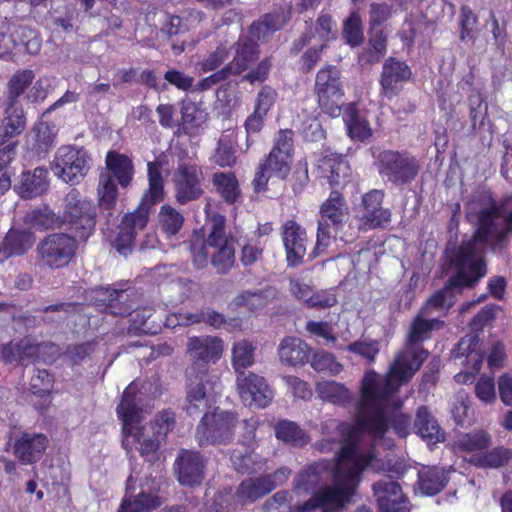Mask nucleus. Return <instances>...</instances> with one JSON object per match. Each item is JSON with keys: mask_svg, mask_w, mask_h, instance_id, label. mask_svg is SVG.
<instances>
[{"mask_svg": "<svg viewBox=\"0 0 512 512\" xmlns=\"http://www.w3.org/2000/svg\"><path fill=\"white\" fill-rule=\"evenodd\" d=\"M322 434L327 440L342 443L333 468L332 483L319 487L307 501L293 506L288 504L289 493L279 491L264 503V512H343L356 494L366 468L389 473L390 477L404 473L403 463L384 462L377 457L371 446L372 438L355 423L350 426L328 419L322 424Z\"/></svg>", "mask_w": 512, "mask_h": 512, "instance_id": "1", "label": "nucleus"}, {"mask_svg": "<svg viewBox=\"0 0 512 512\" xmlns=\"http://www.w3.org/2000/svg\"><path fill=\"white\" fill-rule=\"evenodd\" d=\"M430 315L420 310L412 323L404 350L397 355L386 377L369 371L362 380L361 398L354 423L374 443L387 448L394 445L389 437V417L402 405L396 397V391L413 377L428 356V352L418 343L427 339L430 331L439 329L443 324L436 318L427 319Z\"/></svg>", "mask_w": 512, "mask_h": 512, "instance_id": "2", "label": "nucleus"}, {"mask_svg": "<svg viewBox=\"0 0 512 512\" xmlns=\"http://www.w3.org/2000/svg\"><path fill=\"white\" fill-rule=\"evenodd\" d=\"M466 218L475 228L451 256L456 275L422 307L423 313L448 309L454 302V289L473 286L486 274L484 253L503 248L512 231V195L497 205L490 193L478 192L466 205Z\"/></svg>", "mask_w": 512, "mask_h": 512, "instance_id": "3", "label": "nucleus"}, {"mask_svg": "<svg viewBox=\"0 0 512 512\" xmlns=\"http://www.w3.org/2000/svg\"><path fill=\"white\" fill-rule=\"evenodd\" d=\"M138 393V383L132 382L123 392L117 414L122 421L123 447L127 451L136 449L142 455H148L157 451L159 442L174 427L175 418L172 411L164 410L151 426L142 425L145 412L140 407L141 397Z\"/></svg>", "mask_w": 512, "mask_h": 512, "instance_id": "4", "label": "nucleus"}, {"mask_svg": "<svg viewBox=\"0 0 512 512\" xmlns=\"http://www.w3.org/2000/svg\"><path fill=\"white\" fill-rule=\"evenodd\" d=\"M223 340L216 336L191 337L187 352L192 360L188 369L186 410L189 414L201 412L210 406L217 392L219 377L209 372L208 365L216 363L223 354Z\"/></svg>", "mask_w": 512, "mask_h": 512, "instance_id": "5", "label": "nucleus"}, {"mask_svg": "<svg viewBox=\"0 0 512 512\" xmlns=\"http://www.w3.org/2000/svg\"><path fill=\"white\" fill-rule=\"evenodd\" d=\"M288 19V13L282 11L267 14L263 19L254 23L249 30V36L237 43L231 62L214 74L200 80L197 90L204 91L223 81L230 75H239L247 70L258 57L256 40H263L274 31L280 29Z\"/></svg>", "mask_w": 512, "mask_h": 512, "instance_id": "6", "label": "nucleus"}, {"mask_svg": "<svg viewBox=\"0 0 512 512\" xmlns=\"http://www.w3.org/2000/svg\"><path fill=\"white\" fill-rule=\"evenodd\" d=\"M149 189L144 194L138 208L126 214L118 227L113 246L122 255H127L134 244L137 233L148 223L150 208L163 199L164 182L161 175V164L158 161L148 162Z\"/></svg>", "mask_w": 512, "mask_h": 512, "instance_id": "7", "label": "nucleus"}, {"mask_svg": "<svg viewBox=\"0 0 512 512\" xmlns=\"http://www.w3.org/2000/svg\"><path fill=\"white\" fill-rule=\"evenodd\" d=\"M225 218L215 215L212 218V229L208 239L203 241L195 237L191 243L193 262L197 267H204L209 258L212 265L220 273L228 271L234 263V248L224 233Z\"/></svg>", "mask_w": 512, "mask_h": 512, "instance_id": "8", "label": "nucleus"}, {"mask_svg": "<svg viewBox=\"0 0 512 512\" xmlns=\"http://www.w3.org/2000/svg\"><path fill=\"white\" fill-rule=\"evenodd\" d=\"M60 223L82 240L92 235L96 225V207L76 189L70 190L63 199L59 215Z\"/></svg>", "mask_w": 512, "mask_h": 512, "instance_id": "9", "label": "nucleus"}, {"mask_svg": "<svg viewBox=\"0 0 512 512\" xmlns=\"http://www.w3.org/2000/svg\"><path fill=\"white\" fill-rule=\"evenodd\" d=\"M92 166V157L82 146L62 145L51 163L53 174L65 183L78 184Z\"/></svg>", "mask_w": 512, "mask_h": 512, "instance_id": "10", "label": "nucleus"}, {"mask_svg": "<svg viewBox=\"0 0 512 512\" xmlns=\"http://www.w3.org/2000/svg\"><path fill=\"white\" fill-rule=\"evenodd\" d=\"M348 218V207L337 191H332L320 207L317 241L314 255L323 252L331 243L332 233H336Z\"/></svg>", "mask_w": 512, "mask_h": 512, "instance_id": "11", "label": "nucleus"}, {"mask_svg": "<svg viewBox=\"0 0 512 512\" xmlns=\"http://www.w3.org/2000/svg\"><path fill=\"white\" fill-rule=\"evenodd\" d=\"M159 483L152 478L137 480L131 474L126 483V494L118 512H148L162 504L158 496Z\"/></svg>", "mask_w": 512, "mask_h": 512, "instance_id": "12", "label": "nucleus"}, {"mask_svg": "<svg viewBox=\"0 0 512 512\" xmlns=\"http://www.w3.org/2000/svg\"><path fill=\"white\" fill-rule=\"evenodd\" d=\"M171 180L174 185L175 199L181 205L194 201L203 194L202 182L204 177L202 169L190 157L178 159Z\"/></svg>", "mask_w": 512, "mask_h": 512, "instance_id": "13", "label": "nucleus"}, {"mask_svg": "<svg viewBox=\"0 0 512 512\" xmlns=\"http://www.w3.org/2000/svg\"><path fill=\"white\" fill-rule=\"evenodd\" d=\"M315 91L323 112L330 117L340 116L344 90L340 71L336 67L328 66L317 73Z\"/></svg>", "mask_w": 512, "mask_h": 512, "instance_id": "14", "label": "nucleus"}, {"mask_svg": "<svg viewBox=\"0 0 512 512\" xmlns=\"http://www.w3.org/2000/svg\"><path fill=\"white\" fill-rule=\"evenodd\" d=\"M237 421V416L233 412H208L197 427L196 440L200 445L227 443L233 438Z\"/></svg>", "mask_w": 512, "mask_h": 512, "instance_id": "15", "label": "nucleus"}, {"mask_svg": "<svg viewBox=\"0 0 512 512\" xmlns=\"http://www.w3.org/2000/svg\"><path fill=\"white\" fill-rule=\"evenodd\" d=\"M77 243L65 233L46 236L37 246L36 252L42 266L59 269L70 263L75 255Z\"/></svg>", "mask_w": 512, "mask_h": 512, "instance_id": "16", "label": "nucleus"}, {"mask_svg": "<svg viewBox=\"0 0 512 512\" xmlns=\"http://www.w3.org/2000/svg\"><path fill=\"white\" fill-rule=\"evenodd\" d=\"M58 354L59 348L53 343H35L30 338H24L20 342H10L1 350V356L5 362H15L20 365L36 361L51 363Z\"/></svg>", "mask_w": 512, "mask_h": 512, "instance_id": "17", "label": "nucleus"}, {"mask_svg": "<svg viewBox=\"0 0 512 512\" xmlns=\"http://www.w3.org/2000/svg\"><path fill=\"white\" fill-rule=\"evenodd\" d=\"M376 163L379 173L397 184L413 180L419 169L415 157L392 150L381 151L376 156Z\"/></svg>", "mask_w": 512, "mask_h": 512, "instance_id": "18", "label": "nucleus"}, {"mask_svg": "<svg viewBox=\"0 0 512 512\" xmlns=\"http://www.w3.org/2000/svg\"><path fill=\"white\" fill-rule=\"evenodd\" d=\"M453 357L456 364L465 368L455 375V381L461 384L472 383L475 374L480 371L484 358L478 335L473 332L463 337L454 349Z\"/></svg>", "mask_w": 512, "mask_h": 512, "instance_id": "19", "label": "nucleus"}, {"mask_svg": "<svg viewBox=\"0 0 512 512\" xmlns=\"http://www.w3.org/2000/svg\"><path fill=\"white\" fill-rule=\"evenodd\" d=\"M236 384L240 398L246 405L265 408L273 399L272 389L266 380L257 374L240 372Z\"/></svg>", "mask_w": 512, "mask_h": 512, "instance_id": "20", "label": "nucleus"}, {"mask_svg": "<svg viewBox=\"0 0 512 512\" xmlns=\"http://www.w3.org/2000/svg\"><path fill=\"white\" fill-rule=\"evenodd\" d=\"M379 512H410V503L398 483L390 478L373 485Z\"/></svg>", "mask_w": 512, "mask_h": 512, "instance_id": "21", "label": "nucleus"}, {"mask_svg": "<svg viewBox=\"0 0 512 512\" xmlns=\"http://www.w3.org/2000/svg\"><path fill=\"white\" fill-rule=\"evenodd\" d=\"M411 77V69L407 64L389 58L383 65L381 74V96L392 99L397 96L402 89L403 84Z\"/></svg>", "mask_w": 512, "mask_h": 512, "instance_id": "22", "label": "nucleus"}, {"mask_svg": "<svg viewBox=\"0 0 512 512\" xmlns=\"http://www.w3.org/2000/svg\"><path fill=\"white\" fill-rule=\"evenodd\" d=\"M205 462L199 452L183 450L176 459L177 478L181 485L194 487L204 478Z\"/></svg>", "mask_w": 512, "mask_h": 512, "instance_id": "23", "label": "nucleus"}, {"mask_svg": "<svg viewBox=\"0 0 512 512\" xmlns=\"http://www.w3.org/2000/svg\"><path fill=\"white\" fill-rule=\"evenodd\" d=\"M48 446V438L41 433L21 434L13 444V453L25 465L38 462Z\"/></svg>", "mask_w": 512, "mask_h": 512, "instance_id": "24", "label": "nucleus"}, {"mask_svg": "<svg viewBox=\"0 0 512 512\" xmlns=\"http://www.w3.org/2000/svg\"><path fill=\"white\" fill-rule=\"evenodd\" d=\"M282 239L290 266L301 263L306 254V232L293 220H288L282 227Z\"/></svg>", "mask_w": 512, "mask_h": 512, "instance_id": "25", "label": "nucleus"}, {"mask_svg": "<svg viewBox=\"0 0 512 512\" xmlns=\"http://www.w3.org/2000/svg\"><path fill=\"white\" fill-rule=\"evenodd\" d=\"M316 166L321 176L326 178L332 186L344 185L349 180L350 166L342 155L325 151L317 160Z\"/></svg>", "mask_w": 512, "mask_h": 512, "instance_id": "26", "label": "nucleus"}, {"mask_svg": "<svg viewBox=\"0 0 512 512\" xmlns=\"http://www.w3.org/2000/svg\"><path fill=\"white\" fill-rule=\"evenodd\" d=\"M291 161V157L270 152L256 173L254 179L255 189H263L269 179L273 177L281 180L285 179L290 173Z\"/></svg>", "mask_w": 512, "mask_h": 512, "instance_id": "27", "label": "nucleus"}, {"mask_svg": "<svg viewBox=\"0 0 512 512\" xmlns=\"http://www.w3.org/2000/svg\"><path fill=\"white\" fill-rule=\"evenodd\" d=\"M382 201L383 193L379 190H372L363 196L362 221L366 228H378L390 222V211L381 206Z\"/></svg>", "mask_w": 512, "mask_h": 512, "instance_id": "28", "label": "nucleus"}, {"mask_svg": "<svg viewBox=\"0 0 512 512\" xmlns=\"http://www.w3.org/2000/svg\"><path fill=\"white\" fill-rule=\"evenodd\" d=\"M48 186V170L38 167L32 171L23 172L14 190L21 198L31 199L44 194Z\"/></svg>", "mask_w": 512, "mask_h": 512, "instance_id": "29", "label": "nucleus"}, {"mask_svg": "<svg viewBox=\"0 0 512 512\" xmlns=\"http://www.w3.org/2000/svg\"><path fill=\"white\" fill-rule=\"evenodd\" d=\"M106 167L112 178L115 177L121 187H128L134 176V165L131 158L116 151H110L105 159Z\"/></svg>", "mask_w": 512, "mask_h": 512, "instance_id": "30", "label": "nucleus"}, {"mask_svg": "<svg viewBox=\"0 0 512 512\" xmlns=\"http://www.w3.org/2000/svg\"><path fill=\"white\" fill-rule=\"evenodd\" d=\"M309 352L308 345L297 337L284 338L278 348L280 361L290 366L304 364L308 360Z\"/></svg>", "mask_w": 512, "mask_h": 512, "instance_id": "31", "label": "nucleus"}, {"mask_svg": "<svg viewBox=\"0 0 512 512\" xmlns=\"http://www.w3.org/2000/svg\"><path fill=\"white\" fill-rule=\"evenodd\" d=\"M414 429L417 435L429 443L442 442L445 439V434L436 419L424 406L417 410Z\"/></svg>", "mask_w": 512, "mask_h": 512, "instance_id": "32", "label": "nucleus"}, {"mask_svg": "<svg viewBox=\"0 0 512 512\" xmlns=\"http://www.w3.org/2000/svg\"><path fill=\"white\" fill-rule=\"evenodd\" d=\"M512 459V449L497 446L485 452L472 454L469 463L483 469H498L504 467Z\"/></svg>", "mask_w": 512, "mask_h": 512, "instance_id": "33", "label": "nucleus"}, {"mask_svg": "<svg viewBox=\"0 0 512 512\" xmlns=\"http://www.w3.org/2000/svg\"><path fill=\"white\" fill-rule=\"evenodd\" d=\"M448 482V473L440 467H423L418 473V488L422 494L439 493Z\"/></svg>", "mask_w": 512, "mask_h": 512, "instance_id": "34", "label": "nucleus"}, {"mask_svg": "<svg viewBox=\"0 0 512 512\" xmlns=\"http://www.w3.org/2000/svg\"><path fill=\"white\" fill-rule=\"evenodd\" d=\"M35 237L28 229L11 228L3 241V250L8 256L25 254L34 244Z\"/></svg>", "mask_w": 512, "mask_h": 512, "instance_id": "35", "label": "nucleus"}, {"mask_svg": "<svg viewBox=\"0 0 512 512\" xmlns=\"http://www.w3.org/2000/svg\"><path fill=\"white\" fill-rule=\"evenodd\" d=\"M274 489L271 477H260L243 481L237 489V496L243 502H254Z\"/></svg>", "mask_w": 512, "mask_h": 512, "instance_id": "36", "label": "nucleus"}, {"mask_svg": "<svg viewBox=\"0 0 512 512\" xmlns=\"http://www.w3.org/2000/svg\"><path fill=\"white\" fill-rule=\"evenodd\" d=\"M491 444V436L485 430H474L457 436L454 447L468 453H481Z\"/></svg>", "mask_w": 512, "mask_h": 512, "instance_id": "37", "label": "nucleus"}, {"mask_svg": "<svg viewBox=\"0 0 512 512\" xmlns=\"http://www.w3.org/2000/svg\"><path fill=\"white\" fill-rule=\"evenodd\" d=\"M184 224V216L169 204L163 205L157 216V227L166 236L172 237L179 233Z\"/></svg>", "mask_w": 512, "mask_h": 512, "instance_id": "38", "label": "nucleus"}, {"mask_svg": "<svg viewBox=\"0 0 512 512\" xmlns=\"http://www.w3.org/2000/svg\"><path fill=\"white\" fill-rule=\"evenodd\" d=\"M24 224L27 229L43 230L56 228L61 225L59 216L46 205L35 208L28 212L24 217Z\"/></svg>", "mask_w": 512, "mask_h": 512, "instance_id": "39", "label": "nucleus"}, {"mask_svg": "<svg viewBox=\"0 0 512 512\" xmlns=\"http://www.w3.org/2000/svg\"><path fill=\"white\" fill-rule=\"evenodd\" d=\"M274 430L276 438L284 443L301 447L309 442V436L295 422L280 420Z\"/></svg>", "mask_w": 512, "mask_h": 512, "instance_id": "40", "label": "nucleus"}, {"mask_svg": "<svg viewBox=\"0 0 512 512\" xmlns=\"http://www.w3.org/2000/svg\"><path fill=\"white\" fill-rule=\"evenodd\" d=\"M343 119L352 139L364 141L371 137L372 129L368 121L359 115L354 105L348 106Z\"/></svg>", "mask_w": 512, "mask_h": 512, "instance_id": "41", "label": "nucleus"}, {"mask_svg": "<svg viewBox=\"0 0 512 512\" xmlns=\"http://www.w3.org/2000/svg\"><path fill=\"white\" fill-rule=\"evenodd\" d=\"M319 397L333 404L345 405L351 400V393L341 383L336 381H322L316 385Z\"/></svg>", "mask_w": 512, "mask_h": 512, "instance_id": "42", "label": "nucleus"}, {"mask_svg": "<svg viewBox=\"0 0 512 512\" xmlns=\"http://www.w3.org/2000/svg\"><path fill=\"white\" fill-rule=\"evenodd\" d=\"M212 182L217 192L223 197L225 201L233 203L240 196L239 183L233 173H214Z\"/></svg>", "mask_w": 512, "mask_h": 512, "instance_id": "43", "label": "nucleus"}, {"mask_svg": "<svg viewBox=\"0 0 512 512\" xmlns=\"http://www.w3.org/2000/svg\"><path fill=\"white\" fill-rule=\"evenodd\" d=\"M255 361V347L247 340H239L232 347V366L239 375Z\"/></svg>", "mask_w": 512, "mask_h": 512, "instance_id": "44", "label": "nucleus"}, {"mask_svg": "<svg viewBox=\"0 0 512 512\" xmlns=\"http://www.w3.org/2000/svg\"><path fill=\"white\" fill-rule=\"evenodd\" d=\"M273 296L274 292L272 290L244 291L233 299L232 305L236 308H246L249 311H256L264 308L269 302V297Z\"/></svg>", "mask_w": 512, "mask_h": 512, "instance_id": "45", "label": "nucleus"}, {"mask_svg": "<svg viewBox=\"0 0 512 512\" xmlns=\"http://www.w3.org/2000/svg\"><path fill=\"white\" fill-rule=\"evenodd\" d=\"M56 134L57 129L54 124L40 121L32 132L33 147L38 152L48 151L54 144Z\"/></svg>", "mask_w": 512, "mask_h": 512, "instance_id": "46", "label": "nucleus"}, {"mask_svg": "<svg viewBox=\"0 0 512 512\" xmlns=\"http://www.w3.org/2000/svg\"><path fill=\"white\" fill-rule=\"evenodd\" d=\"M181 116L182 124L187 130L199 128L207 120L206 111L189 99H184L181 103Z\"/></svg>", "mask_w": 512, "mask_h": 512, "instance_id": "47", "label": "nucleus"}, {"mask_svg": "<svg viewBox=\"0 0 512 512\" xmlns=\"http://www.w3.org/2000/svg\"><path fill=\"white\" fill-rule=\"evenodd\" d=\"M99 205L104 209H112L117 200L118 189L110 173H102L97 187Z\"/></svg>", "mask_w": 512, "mask_h": 512, "instance_id": "48", "label": "nucleus"}, {"mask_svg": "<svg viewBox=\"0 0 512 512\" xmlns=\"http://www.w3.org/2000/svg\"><path fill=\"white\" fill-rule=\"evenodd\" d=\"M4 124L5 135L14 137L25 129L26 119L23 109L14 102H8Z\"/></svg>", "mask_w": 512, "mask_h": 512, "instance_id": "49", "label": "nucleus"}, {"mask_svg": "<svg viewBox=\"0 0 512 512\" xmlns=\"http://www.w3.org/2000/svg\"><path fill=\"white\" fill-rule=\"evenodd\" d=\"M53 386V378L46 370H37L31 377V392L43 399V406L50 404V392Z\"/></svg>", "mask_w": 512, "mask_h": 512, "instance_id": "50", "label": "nucleus"}, {"mask_svg": "<svg viewBox=\"0 0 512 512\" xmlns=\"http://www.w3.org/2000/svg\"><path fill=\"white\" fill-rule=\"evenodd\" d=\"M233 133L222 135L214 155V161L221 167L232 166L236 162Z\"/></svg>", "mask_w": 512, "mask_h": 512, "instance_id": "51", "label": "nucleus"}, {"mask_svg": "<svg viewBox=\"0 0 512 512\" xmlns=\"http://www.w3.org/2000/svg\"><path fill=\"white\" fill-rule=\"evenodd\" d=\"M310 364L314 370L330 375H337L343 369L342 364L336 360L335 356L325 351L315 352L311 358Z\"/></svg>", "mask_w": 512, "mask_h": 512, "instance_id": "52", "label": "nucleus"}, {"mask_svg": "<svg viewBox=\"0 0 512 512\" xmlns=\"http://www.w3.org/2000/svg\"><path fill=\"white\" fill-rule=\"evenodd\" d=\"M34 73L32 70L17 72L8 84V102L17 103V99L24 90L32 83Z\"/></svg>", "mask_w": 512, "mask_h": 512, "instance_id": "53", "label": "nucleus"}, {"mask_svg": "<svg viewBox=\"0 0 512 512\" xmlns=\"http://www.w3.org/2000/svg\"><path fill=\"white\" fill-rule=\"evenodd\" d=\"M344 37L351 46H358L363 42L364 34L362 21L357 11L351 13L350 17L344 23Z\"/></svg>", "mask_w": 512, "mask_h": 512, "instance_id": "54", "label": "nucleus"}, {"mask_svg": "<svg viewBox=\"0 0 512 512\" xmlns=\"http://www.w3.org/2000/svg\"><path fill=\"white\" fill-rule=\"evenodd\" d=\"M229 58V49L226 45H220L211 53L206 59L196 64V69L199 72H209L218 68Z\"/></svg>", "mask_w": 512, "mask_h": 512, "instance_id": "55", "label": "nucleus"}, {"mask_svg": "<svg viewBox=\"0 0 512 512\" xmlns=\"http://www.w3.org/2000/svg\"><path fill=\"white\" fill-rule=\"evenodd\" d=\"M347 350L362 356L368 361H374L376 355L379 353V342L376 340L363 339L356 341L347 346Z\"/></svg>", "mask_w": 512, "mask_h": 512, "instance_id": "56", "label": "nucleus"}, {"mask_svg": "<svg viewBox=\"0 0 512 512\" xmlns=\"http://www.w3.org/2000/svg\"><path fill=\"white\" fill-rule=\"evenodd\" d=\"M326 467L322 463H314L304 469L297 479L295 480L296 489H308L309 486L315 485L319 478L320 473Z\"/></svg>", "mask_w": 512, "mask_h": 512, "instance_id": "57", "label": "nucleus"}, {"mask_svg": "<svg viewBox=\"0 0 512 512\" xmlns=\"http://www.w3.org/2000/svg\"><path fill=\"white\" fill-rule=\"evenodd\" d=\"M315 31L316 35L313 37L317 36L323 42L334 39L337 35L336 24L327 14H321L318 17Z\"/></svg>", "mask_w": 512, "mask_h": 512, "instance_id": "58", "label": "nucleus"}, {"mask_svg": "<svg viewBox=\"0 0 512 512\" xmlns=\"http://www.w3.org/2000/svg\"><path fill=\"white\" fill-rule=\"evenodd\" d=\"M460 18V39L465 42L471 41L474 38L477 18L468 7L461 9Z\"/></svg>", "mask_w": 512, "mask_h": 512, "instance_id": "59", "label": "nucleus"}, {"mask_svg": "<svg viewBox=\"0 0 512 512\" xmlns=\"http://www.w3.org/2000/svg\"><path fill=\"white\" fill-rule=\"evenodd\" d=\"M475 393L479 400L491 403L496 399L495 382L492 376H482L475 386Z\"/></svg>", "mask_w": 512, "mask_h": 512, "instance_id": "60", "label": "nucleus"}, {"mask_svg": "<svg viewBox=\"0 0 512 512\" xmlns=\"http://www.w3.org/2000/svg\"><path fill=\"white\" fill-rule=\"evenodd\" d=\"M277 99V92L270 86H263L257 94L255 109L257 113L267 115L269 110L275 104Z\"/></svg>", "mask_w": 512, "mask_h": 512, "instance_id": "61", "label": "nucleus"}, {"mask_svg": "<svg viewBox=\"0 0 512 512\" xmlns=\"http://www.w3.org/2000/svg\"><path fill=\"white\" fill-rule=\"evenodd\" d=\"M282 380L295 397L303 400L311 398L312 390L307 382L292 375L283 376Z\"/></svg>", "mask_w": 512, "mask_h": 512, "instance_id": "62", "label": "nucleus"}, {"mask_svg": "<svg viewBox=\"0 0 512 512\" xmlns=\"http://www.w3.org/2000/svg\"><path fill=\"white\" fill-rule=\"evenodd\" d=\"M271 152L276 154L293 157V132L292 130H280L276 136L275 143Z\"/></svg>", "mask_w": 512, "mask_h": 512, "instance_id": "63", "label": "nucleus"}, {"mask_svg": "<svg viewBox=\"0 0 512 512\" xmlns=\"http://www.w3.org/2000/svg\"><path fill=\"white\" fill-rule=\"evenodd\" d=\"M337 303V297L334 290H324L313 293L307 300V306L310 308L326 309L333 307Z\"/></svg>", "mask_w": 512, "mask_h": 512, "instance_id": "64", "label": "nucleus"}]
</instances>
